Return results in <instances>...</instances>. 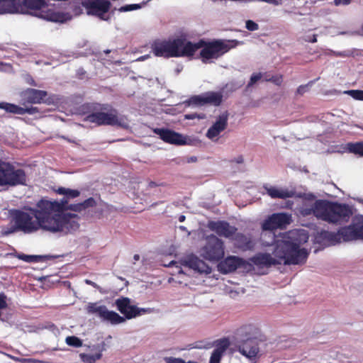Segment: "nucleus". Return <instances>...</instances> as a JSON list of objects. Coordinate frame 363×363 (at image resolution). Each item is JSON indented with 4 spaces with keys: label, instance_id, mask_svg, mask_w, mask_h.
I'll return each instance as SVG.
<instances>
[{
    "label": "nucleus",
    "instance_id": "1",
    "mask_svg": "<svg viewBox=\"0 0 363 363\" xmlns=\"http://www.w3.org/2000/svg\"><path fill=\"white\" fill-rule=\"evenodd\" d=\"M67 201H50L40 199L35 208L30 207L29 212L15 210L12 214L13 229L10 231H21L30 234L43 229L51 233L62 232L68 224V214L65 213Z\"/></svg>",
    "mask_w": 363,
    "mask_h": 363
},
{
    "label": "nucleus",
    "instance_id": "2",
    "mask_svg": "<svg viewBox=\"0 0 363 363\" xmlns=\"http://www.w3.org/2000/svg\"><path fill=\"white\" fill-rule=\"evenodd\" d=\"M272 244L274 243L273 257L269 253H257L250 258L252 263L259 268H269L272 265L300 264L306 262L308 252L301 246L308 242V235L304 230H293L287 233L283 240H275L272 237Z\"/></svg>",
    "mask_w": 363,
    "mask_h": 363
},
{
    "label": "nucleus",
    "instance_id": "3",
    "mask_svg": "<svg viewBox=\"0 0 363 363\" xmlns=\"http://www.w3.org/2000/svg\"><path fill=\"white\" fill-rule=\"evenodd\" d=\"M72 114L86 115L85 121L101 125H117L126 127L123 118L118 116V111L108 104H99L96 102L85 103L73 106L69 110Z\"/></svg>",
    "mask_w": 363,
    "mask_h": 363
},
{
    "label": "nucleus",
    "instance_id": "4",
    "mask_svg": "<svg viewBox=\"0 0 363 363\" xmlns=\"http://www.w3.org/2000/svg\"><path fill=\"white\" fill-rule=\"evenodd\" d=\"M238 43L239 42L236 40L206 41L203 39H201L195 43L187 40L186 57H193L199 49H201L199 57L201 59L202 62L208 63L211 60L218 59L230 49L235 48Z\"/></svg>",
    "mask_w": 363,
    "mask_h": 363
},
{
    "label": "nucleus",
    "instance_id": "5",
    "mask_svg": "<svg viewBox=\"0 0 363 363\" xmlns=\"http://www.w3.org/2000/svg\"><path fill=\"white\" fill-rule=\"evenodd\" d=\"M311 211L317 218L333 224L347 222L353 213L348 204L327 200L315 201Z\"/></svg>",
    "mask_w": 363,
    "mask_h": 363
},
{
    "label": "nucleus",
    "instance_id": "6",
    "mask_svg": "<svg viewBox=\"0 0 363 363\" xmlns=\"http://www.w3.org/2000/svg\"><path fill=\"white\" fill-rule=\"evenodd\" d=\"M186 38L180 36L169 40L157 39L152 43L150 48L155 56L170 58L186 57Z\"/></svg>",
    "mask_w": 363,
    "mask_h": 363
},
{
    "label": "nucleus",
    "instance_id": "7",
    "mask_svg": "<svg viewBox=\"0 0 363 363\" xmlns=\"http://www.w3.org/2000/svg\"><path fill=\"white\" fill-rule=\"evenodd\" d=\"M330 239L337 242L363 240V216H355L350 225L340 228L337 233L330 234Z\"/></svg>",
    "mask_w": 363,
    "mask_h": 363
},
{
    "label": "nucleus",
    "instance_id": "8",
    "mask_svg": "<svg viewBox=\"0 0 363 363\" xmlns=\"http://www.w3.org/2000/svg\"><path fill=\"white\" fill-rule=\"evenodd\" d=\"M23 4L28 9L33 11L34 16L45 20L63 23L68 19L67 14L49 9L45 0H24Z\"/></svg>",
    "mask_w": 363,
    "mask_h": 363
},
{
    "label": "nucleus",
    "instance_id": "9",
    "mask_svg": "<svg viewBox=\"0 0 363 363\" xmlns=\"http://www.w3.org/2000/svg\"><path fill=\"white\" fill-rule=\"evenodd\" d=\"M255 329L251 325H246L239 330L240 340L238 341V351L248 358L257 356L259 347L257 337L253 332Z\"/></svg>",
    "mask_w": 363,
    "mask_h": 363
},
{
    "label": "nucleus",
    "instance_id": "10",
    "mask_svg": "<svg viewBox=\"0 0 363 363\" xmlns=\"http://www.w3.org/2000/svg\"><path fill=\"white\" fill-rule=\"evenodd\" d=\"M26 174L22 169H15L10 162L0 160V186L25 184Z\"/></svg>",
    "mask_w": 363,
    "mask_h": 363
},
{
    "label": "nucleus",
    "instance_id": "11",
    "mask_svg": "<svg viewBox=\"0 0 363 363\" xmlns=\"http://www.w3.org/2000/svg\"><path fill=\"white\" fill-rule=\"evenodd\" d=\"M201 256L211 262L222 259L225 255L224 242L214 235L207 236L205 245L201 249Z\"/></svg>",
    "mask_w": 363,
    "mask_h": 363
},
{
    "label": "nucleus",
    "instance_id": "12",
    "mask_svg": "<svg viewBox=\"0 0 363 363\" xmlns=\"http://www.w3.org/2000/svg\"><path fill=\"white\" fill-rule=\"evenodd\" d=\"M87 313L98 316L102 320L111 324H119L125 321V318L119 315L116 312L108 311L106 306L98 302L89 303L86 306Z\"/></svg>",
    "mask_w": 363,
    "mask_h": 363
},
{
    "label": "nucleus",
    "instance_id": "13",
    "mask_svg": "<svg viewBox=\"0 0 363 363\" xmlns=\"http://www.w3.org/2000/svg\"><path fill=\"white\" fill-rule=\"evenodd\" d=\"M82 4L88 15L97 16L104 21L108 19V18L104 17L105 13L109 11L111 6V2L108 0H85L82 1Z\"/></svg>",
    "mask_w": 363,
    "mask_h": 363
},
{
    "label": "nucleus",
    "instance_id": "14",
    "mask_svg": "<svg viewBox=\"0 0 363 363\" xmlns=\"http://www.w3.org/2000/svg\"><path fill=\"white\" fill-rule=\"evenodd\" d=\"M292 221L291 214L286 213H275L269 216L262 224L263 230L284 229Z\"/></svg>",
    "mask_w": 363,
    "mask_h": 363
},
{
    "label": "nucleus",
    "instance_id": "15",
    "mask_svg": "<svg viewBox=\"0 0 363 363\" xmlns=\"http://www.w3.org/2000/svg\"><path fill=\"white\" fill-rule=\"evenodd\" d=\"M117 309L124 315L127 319H131L149 311L146 308H140L130 304V299L128 297H121L116 300Z\"/></svg>",
    "mask_w": 363,
    "mask_h": 363
},
{
    "label": "nucleus",
    "instance_id": "16",
    "mask_svg": "<svg viewBox=\"0 0 363 363\" xmlns=\"http://www.w3.org/2000/svg\"><path fill=\"white\" fill-rule=\"evenodd\" d=\"M48 96L46 91L28 88L22 93V104L27 107V104H48Z\"/></svg>",
    "mask_w": 363,
    "mask_h": 363
},
{
    "label": "nucleus",
    "instance_id": "17",
    "mask_svg": "<svg viewBox=\"0 0 363 363\" xmlns=\"http://www.w3.org/2000/svg\"><path fill=\"white\" fill-rule=\"evenodd\" d=\"M182 264L200 274H209L211 272V268L204 261L194 255L186 257L182 261Z\"/></svg>",
    "mask_w": 363,
    "mask_h": 363
},
{
    "label": "nucleus",
    "instance_id": "18",
    "mask_svg": "<svg viewBox=\"0 0 363 363\" xmlns=\"http://www.w3.org/2000/svg\"><path fill=\"white\" fill-rule=\"evenodd\" d=\"M154 133L167 143L177 145L186 144V140L183 135L174 130L166 128H155Z\"/></svg>",
    "mask_w": 363,
    "mask_h": 363
},
{
    "label": "nucleus",
    "instance_id": "19",
    "mask_svg": "<svg viewBox=\"0 0 363 363\" xmlns=\"http://www.w3.org/2000/svg\"><path fill=\"white\" fill-rule=\"evenodd\" d=\"M208 227L211 230L216 232L219 236L225 238L233 236L237 231L235 227L223 220L211 221L208 223Z\"/></svg>",
    "mask_w": 363,
    "mask_h": 363
},
{
    "label": "nucleus",
    "instance_id": "20",
    "mask_svg": "<svg viewBox=\"0 0 363 363\" xmlns=\"http://www.w3.org/2000/svg\"><path fill=\"white\" fill-rule=\"evenodd\" d=\"M243 264V259L235 256H228L218 264V269L223 274L235 271Z\"/></svg>",
    "mask_w": 363,
    "mask_h": 363
},
{
    "label": "nucleus",
    "instance_id": "21",
    "mask_svg": "<svg viewBox=\"0 0 363 363\" xmlns=\"http://www.w3.org/2000/svg\"><path fill=\"white\" fill-rule=\"evenodd\" d=\"M228 115L227 113L220 115L216 122L208 128L206 134V137L213 140L228 126Z\"/></svg>",
    "mask_w": 363,
    "mask_h": 363
},
{
    "label": "nucleus",
    "instance_id": "22",
    "mask_svg": "<svg viewBox=\"0 0 363 363\" xmlns=\"http://www.w3.org/2000/svg\"><path fill=\"white\" fill-rule=\"evenodd\" d=\"M0 109H3L6 111L7 113L23 115L25 113H28L30 115H33L35 113H40L38 108L30 106V107H21L13 104H10L7 102H1L0 103Z\"/></svg>",
    "mask_w": 363,
    "mask_h": 363
},
{
    "label": "nucleus",
    "instance_id": "23",
    "mask_svg": "<svg viewBox=\"0 0 363 363\" xmlns=\"http://www.w3.org/2000/svg\"><path fill=\"white\" fill-rule=\"evenodd\" d=\"M230 346V341L228 338L220 339L215 342V349L210 357L209 363H220L221 358Z\"/></svg>",
    "mask_w": 363,
    "mask_h": 363
},
{
    "label": "nucleus",
    "instance_id": "24",
    "mask_svg": "<svg viewBox=\"0 0 363 363\" xmlns=\"http://www.w3.org/2000/svg\"><path fill=\"white\" fill-rule=\"evenodd\" d=\"M267 194L272 199H282L291 198L294 196V191H289L287 189H279L274 186H264Z\"/></svg>",
    "mask_w": 363,
    "mask_h": 363
},
{
    "label": "nucleus",
    "instance_id": "25",
    "mask_svg": "<svg viewBox=\"0 0 363 363\" xmlns=\"http://www.w3.org/2000/svg\"><path fill=\"white\" fill-rule=\"evenodd\" d=\"M96 206V201L94 198L90 197L81 203L69 204V211H85L89 208H92Z\"/></svg>",
    "mask_w": 363,
    "mask_h": 363
},
{
    "label": "nucleus",
    "instance_id": "26",
    "mask_svg": "<svg viewBox=\"0 0 363 363\" xmlns=\"http://www.w3.org/2000/svg\"><path fill=\"white\" fill-rule=\"evenodd\" d=\"M206 104H211L215 106L220 105L223 101V94L220 92L208 91L204 93Z\"/></svg>",
    "mask_w": 363,
    "mask_h": 363
},
{
    "label": "nucleus",
    "instance_id": "27",
    "mask_svg": "<svg viewBox=\"0 0 363 363\" xmlns=\"http://www.w3.org/2000/svg\"><path fill=\"white\" fill-rule=\"evenodd\" d=\"M58 255H27L25 254L18 255V257L27 262H38L48 259H52L58 257Z\"/></svg>",
    "mask_w": 363,
    "mask_h": 363
},
{
    "label": "nucleus",
    "instance_id": "28",
    "mask_svg": "<svg viewBox=\"0 0 363 363\" xmlns=\"http://www.w3.org/2000/svg\"><path fill=\"white\" fill-rule=\"evenodd\" d=\"M16 0H0V14L14 13L16 11Z\"/></svg>",
    "mask_w": 363,
    "mask_h": 363
},
{
    "label": "nucleus",
    "instance_id": "29",
    "mask_svg": "<svg viewBox=\"0 0 363 363\" xmlns=\"http://www.w3.org/2000/svg\"><path fill=\"white\" fill-rule=\"evenodd\" d=\"M347 150L350 152L363 157V141L347 143Z\"/></svg>",
    "mask_w": 363,
    "mask_h": 363
},
{
    "label": "nucleus",
    "instance_id": "30",
    "mask_svg": "<svg viewBox=\"0 0 363 363\" xmlns=\"http://www.w3.org/2000/svg\"><path fill=\"white\" fill-rule=\"evenodd\" d=\"M101 356L102 354L101 352H98L94 354H81L82 359L85 363H95L96 360L101 358Z\"/></svg>",
    "mask_w": 363,
    "mask_h": 363
},
{
    "label": "nucleus",
    "instance_id": "31",
    "mask_svg": "<svg viewBox=\"0 0 363 363\" xmlns=\"http://www.w3.org/2000/svg\"><path fill=\"white\" fill-rule=\"evenodd\" d=\"M79 217L75 214L69 213V233L77 230L79 228L78 220Z\"/></svg>",
    "mask_w": 363,
    "mask_h": 363
},
{
    "label": "nucleus",
    "instance_id": "32",
    "mask_svg": "<svg viewBox=\"0 0 363 363\" xmlns=\"http://www.w3.org/2000/svg\"><path fill=\"white\" fill-rule=\"evenodd\" d=\"M145 2H143L142 4H126L118 9L120 12H127L131 11L133 10H138L143 7V6L145 5Z\"/></svg>",
    "mask_w": 363,
    "mask_h": 363
},
{
    "label": "nucleus",
    "instance_id": "33",
    "mask_svg": "<svg viewBox=\"0 0 363 363\" xmlns=\"http://www.w3.org/2000/svg\"><path fill=\"white\" fill-rule=\"evenodd\" d=\"M190 104H194L196 106H203L206 104V100H205V94H201V95H196L194 96H191L189 99V101Z\"/></svg>",
    "mask_w": 363,
    "mask_h": 363
},
{
    "label": "nucleus",
    "instance_id": "34",
    "mask_svg": "<svg viewBox=\"0 0 363 363\" xmlns=\"http://www.w3.org/2000/svg\"><path fill=\"white\" fill-rule=\"evenodd\" d=\"M266 82H271L276 85L280 86L283 82V76L281 74L272 75L269 79H267Z\"/></svg>",
    "mask_w": 363,
    "mask_h": 363
},
{
    "label": "nucleus",
    "instance_id": "35",
    "mask_svg": "<svg viewBox=\"0 0 363 363\" xmlns=\"http://www.w3.org/2000/svg\"><path fill=\"white\" fill-rule=\"evenodd\" d=\"M348 94L356 100L363 101V90H350Z\"/></svg>",
    "mask_w": 363,
    "mask_h": 363
},
{
    "label": "nucleus",
    "instance_id": "36",
    "mask_svg": "<svg viewBox=\"0 0 363 363\" xmlns=\"http://www.w3.org/2000/svg\"><path fill=\"white\" fill-rule=\"evenodd\" d=\"M263 77L262 73H254L252 74L250 82H248L247 86H253L257 82L261 79Z\"/></svg>",
    "mask_w": 363,
    "mask_h": 363
},
{
    "label": "nucleus",
    "instance_id": "37",
    "mask_svg": "<svg viewBox=\"0 0 363 363\" xmlns=\"http://www.w3.org/2000/svg\"><path fill=\"white\" fill-rule=\"evenodd\" d=\"M82 345V340L76 336H69V346L79 347Z\"/></svg>",
    "mask_w": 363,
    "mask_h": 363
},
{
    "label": "nucleus",
    "instance_id": "38",
    "mask_svg": "<svg viewBox=\"0 0 363 363\" xmlns=\"http://www.w3.org/2000/svg\"><path fill=\"white\" fill-rule=\"evenodd\" d=\"M57 192L60 194H63L65 196L60 199V201L57 200V201H61L62 200H63L64 199H66L67 201H68V189H65V188H59L58 190L57 191ZM67 207L66 208V209L65 210V213H67L68 214V202L67 203Z\"/></svg>",
    "mask_w": 363,
    "mask_h": 363
},
{
    "label": "nucleus",
    "instance_id": "39",
    "mask_svg": "<svg viewBox=\"0 0 363 363\" xmlns=\"http://www.w3.org/2000/svg\"><path fill=\"white\" fill-rule=\"evenodd\" d=\"M245 27L250 31H255L259 29L258 24L252 20H247L246 21Z\"/></svg>",
    "mask_w": 363,
    "mask_h": 363
},
{
    "label": "nucleus",
    "instance_id": "40",
    "mask_svg": "<svg viewBox=\"0 0 363 363\" xmlns=\"http://www.w3.org/2000/svg\"><path fill=\"white\" fill-rule=\"evenodd\" d=\"M165 363H185V361L182 358H176V357H166L164 358Z\"/></svg>",
    "mask_w": 363,
    "mask_h": 363
},
{
    "label": "nucleus",
    "instance_id": "41",
    "mask_svg": "<svg viewBox=\"0 0 363 363\" xmlns=\"http://www.w3.org/2000/svg\"><path fill=\"white\" fill-rule=\"evenodd\" d=\"M236 240H245L247 241L245 245H243V247H249V244H250V238H247L245 235H242V234H238L236 237Z\"/></svg>",
    "mask_w": 363,
    "mask_h": 363
},
{
    "label": "nucleus",
    "instance_id": "42",
    "mask_svg": "<svg viewBox=\"0 0 363 363\" xmlns=\"http://www.w3.org/2000/svg\"><path fill=\"white\" fill-rule=\"evenodd\" d=\"M307 91V85H301L297 89V94H303Z\"/></svg>",
    "mask_w": 363,
    "mask_h": 363
},
{
    "label": "nucleus",
    "instance_id": "43",
    "mask_svg": "<svg viewBox=\"0 0 363 363\" xmlns=\"http://www.w3.org/2000/svg\"><path fill=\"white\" fill-rule=\"evenodd\" d=\"M80 194L79 191L78 190H74V189H69V199H74L77 196H79Z\"/></svg>",
    "mask_w": 363,
    "mask_h": 363
},
{
    "label": "nucleus",
    "instance_id": "44",
    "mask_svg": "<svg viewBox=\"0 0 363 363\" xmlns=\"http://www.w3.org/2000/svg\"><path fill=\"white\" fill-rule=\"evenodd\" d=\"M351 2V0H334L335 5H347Z\"/></svg>",
    "mask_w": 363,
    "mask_h": 363
},
{
    "label": "nucleus",
    "instance_id": "45",
    "mask_svg": "<svg viewBox=\"0 0 363 363\" xmlns=\"http://www.w3.org/2000/svg\"><path fill=\"white\" fill-rule=\"evenodd\" d=\"M24 363H43V361L35 359H24L23 360Z\"/></svg>",
    "mask_w": 363,
    "mask_h": 363
},
{
    "label": "nucleus",
    "instance_id": "46",
    "mask_svg": "<svg viewBox=\"0 0 363 363\" xmlns=\"http://www.w3.org/2000/svg\"><path fill=\"white\" fill-rule=\"evenodd\" d=\"M85 281L87 284H89L94 288H96V289L99 288V286L95 282H94L91 280L86 279Z\"/></svg>",
    "mask_w": 363,
    "mask_h": 363
},
{
    "label": "nucleus",
    "instance_id": "47",
    "mask_svg": "<svg viewBox=\"0 0 363 363\" xmlns=\"http://www.w3.org/2000/svg\"><path fill=\"white\" fill-rule=\"evenodd\" d=\"M308 41L311 42V43H316L317 42V35H313V37L311 38V39L308 40Z\"/></svg>",
    "mask_w": 363,
    "mask_h": 363
},
{
    "label": "nucleus",
    "instance_id": "48",
    "mask_svg": "<svg viewBox=\"0 0 363 363\" xmlns=\"http://www.w3.org/2000/svg\"><path fill=\"white\" fill-rule=\"evenodd\" d=\"M148 186L150 188H153V187L157 186V184L155 182L151 181L149 182Z\"/></svg>",
    "mask_w": 363,
    "mask_h": 363
},
{
    "label": "nucleus",
    "instance_id": "49",
    "mask_svg": "<svg viewBox=\"0 0 363 363\" xmlns=\"http://www.w3.org/2000/svg\"><path fill=\"white\" fill-rule=\"evenodd\" d=\"M236 162H237V163H242V162H243V157H242V156H239V157L236 159Z\"/></svg>",
    "mask_w": 363,
    "mask_h": 363
},
{
    "label": "nucleus",
    "instance_id": "50",
    "mask_svg": "<svg viewBox=\"0 0 363 363\" xmlns=\"http://www.w3.org/2000/svg\"><path fill=\"white\" fill-rule=\"evenodd\" d=\"M185 219H186V217L184 215H180L178 218L179 222H184L185 220Z\"/></svg>",
    "mask_w": 363,
    "mask_h": 363
},
{
    "label": "nucleus",
    "instance_id": "51",
    "mask_svg": "<svg viewBox=\"0 0 363 363\" xmlns=\"http://www.w3.org/2000/svg\"><path fill=\"white\" fill-rule=\"evenodd\" d=\"M272 76L268 74L267 73H264V74H263V77H264V80L266 82V79H269V77H271Z\"/></svg>",
    "mask_w": 363,
    "mask_h": 363
},
{
    "label": "nucleus",
    "instance_id": "52",
    "mask_svg": "<svg viewBox=\"0 0 363 363\" xmlns=\"http://www.w3.org/2000/svg\"><path fill=\"white\" fill-rule=\"evenodd\" d=\"M133 259H134V260H135V261L139 260V259H140V255H138V254L135 255L133 256Z\"/></svg>",
    "mask_w": 363,
    "mask_h": 363
},
{
    "label": "nucleus",
    "instance_id": "53",
    "mask_svg": "<svg viewBox=\"0 0 363 363\" xmlns=\"http://www.w3.org/2000/svg\"><path fill=\"white\" fill-rule=\"evenodd\" d=\"M186 118H188V119H192V118H194V117H192V116H190V115H186Z\"/></svg>",
    "mask_w": 363,
    "mask_h": 363
},
{
    "label": "nucleus",
    "instance_id": "54",
    "mask_svg": "<svg viewBox=\"0 0 363 363\" xmlns=\"http://www.w3.org/2000/svg\"><path fill=\"white\" fill-rule=\"evenodd\" d=\"M179 228L182 230H186V228L184 226H180Z\"/></svg>",
    "mask_w": 363,
    "mask_h": 363
},
{
    "label": "nucleus",
    "instance_id": "55",
    "mask_svg": "<svg viewBox=\"0 0 363 363\" xmlns=\"http://www.w3.org/2000/svg\"><path fill=\"white\" fill-rule=\"evenodd\" d=\"M77 99L79 100V103H81L82 101V96H78Z\"/></svg>",
    "mask_w": 363,
    "mask_h": 363
},
{
    "label": "nucleus",
    "instance_id": "56",
    "mask_svg": "<svg viewBox=\"0 0 363 363\" xmlns=\"http://www.w3.org/2000/svg\"><path fill=\"white\" fill-rule=\"evenodd\" d=\"M65 342L67 344H68V336L65 338Z\"/></svg>",
    "mask_w": 363,
    "mask_h": 363
}]
</instances>
